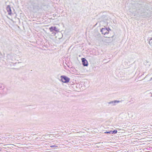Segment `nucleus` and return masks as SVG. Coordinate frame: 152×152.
I'll use <instances>...</instances> for the list:
<instances>
[{"label": "nucleus", "mask_w": 152, "mask_h": 152, "mask_svg": "<svg viewBox=\"0 0 152 152\" xmlns=\"http://www.w3.org/2000/svg\"><path fill=\"white\" fill-rule=\"evenodd\" d=\"M60 77L61 80L63 83H68L70 80V78L65 76H61Z\"/></svg>", "instance_id": "obj_1"}, {"label": "nucleus", "mask_w": 152, "mask_h": 152, "mask_svg": "<svg viewBox=\"0 0 152 152\" xmlns=\"http://www.w3.org/2000/svg\"><path fill=\"white\" fill-rule=\"evenodd\" d=\"M109 30H110V28H102L101 30V31L102 34L106 35L109 33Z\"/></svg>", "instance_id": "obj_2"}, {"label": "nucleus", "mask_w": 152, "mask_h": 152, "mask_svg": "<svg viewBox=\"0 0 152 152\" xmlns=\"http://www.w3.org/2000/svg\"><path fill=\"white\" fill-rule=\"evenodd\" d=\"M120 102V101L114 100L108 102V103L109 104H111L112 106H114L116 105L117 104L119 103Z\"/></svg>", "instance_id": "obj_3"}, {"label": "nucleus", "mask_w": 152, "mask_h": 152, "mask_svg": "<svg viewBox=\"0 0 152 152\" xmlns=\"http://www.w3.org/2000/svg\"><path fill=\"white\" fill-rule=\"evenodd\" d=\"M82 64L84 66H87L88 65V62L85 58H82Z\"/></svg>", "instance_id": "obj_4"}, {"label": "nucleus", "mask_w": 152, "mask_h": 152, "mask_svg": "<svg viewBox=\"0 0 152 152\" xmlns=\"http://www.w3.org/2000/svg\"><path fill=\"white\" fill-rule=\"evenodd\" d=\"M49 29L51 32H52L53 31H55L56 32L59 31L58 29L55 26L50 27L49 28Z\"/></svg>", "instance_id": "obj_5"}, {"label": "nucleus", "mask_w": 152, "mask_h": 152, "mask_svg": "<svg viewBox=\"0 0 152 152\" xmlns=\"http://www.w3.org/2000/svg\"><path fill=\"white\" fill-rule=\"evenodd\" d=\"M7 10L8 12V15H11L12 14V11L11 9V8L10 6L9 5H8L7 6Z\"/></svg>", "instance_id": "obj_6"}, {"label": "nucleus", "mask_w": 152, "mask_h": 152, "mask_svg": "<svg viewBox=\"0 0 152 152\" xmlns=\"http://www.w3.org/2000/svg\"><path fill=\"white\" fill-rule=\"evenodd\" d=\"M149 44L152 47V37L149 40Z\"/></svg>", "instance_id": "obj_7"}, {"label": "nucleus", "mask_w": 152, "mask_h": 152, "mask_svg": "<svg viewBox=\"0 0 152 152\" xmlns=\"http://www.w3.org/2000/svg\"><path fill=\"white\" fill-rule=\"evenodd\" d=\"M117 130H115L113 131H112L111 134H116L117 133Z\"/></svg>", "instance_id": "obj_8"}, {"label": "nucleus", "mask_w": 152, "mask_h": 152, "mask_svg": "<svg viewBox=\"0 0 152 152\" xmlns=\"http://www.w3.org/2000/svg\"><path fill=\"white\" fill-rule=\"evenodd\" d=\"M112 131H110L109 132H104L105 133H107V134H111Z\"/></svg>", "instance_id": "obj_9"}, {"label": "nucleus", "mask_w": 152, "mask_h": 152, "mask_svg": "<svg viewBox=\"0 0 152 152\" xmlns=\"http://www.w3.org/2000/svg\"><path fill=\"white\" fill-rule=\"evenodd\" d=\"M50 147H57V146H56L55 145H53L50 146Z\"/></svg>", "instance_id": "obj_10"}, {"label": "nucleus", "mask_w": 152, "mask_h": 152, "mask_svg": "<svg viewBox=\"0 0 152 152\" xmlns=\"http://www.w3.org/2000/svg\"><path fill=\"white\" fill-rule=\"evenodd\" d=\"M152 80V77L149 80V81H151Z\"/></svg>", "instance_id": "obj_11"}, {"label": "nucleus", "mask_w": 152, "mask_h": 152, "mask_svg": "<svg viewBox=\"0 0 152 152\" xmlns=\"http://www.w3.org/2000/svg\"><path fill=\"white\" fill-rule=\"evenodd\" d=\"M1 148H0V151H1Z\"/></svg>", "instance_id": "obj_12"}]
</instances>
